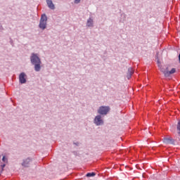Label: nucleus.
<instances>
[{"label":"nucleus","instance_id":"obj_1","mask_svg":"<svg viewBox=\"0 0 180 180\" xmlns=\"http://www.w3.org/2000/svg\"><path fill=\"white\" fill-rule=\"evenodd\" d=\"M30 60L32 65H34V70L37 72H39L41 70V60L37 54L32 53Z\"/></svg>","mask_w":180,"mask_h":180},{"label":"nucleus","instance_id":"obj_2","mask_svg":"<svg viewBox=\"0 0 180 180\" xmlns=\"http://www.w3.org/2000/svg\"><path fill=\"white\" fill-rule=\"evenodd\" d=\"M39 27L41 29V30H44V29L47 27V15H46V14H43L41 17Z\"/></svg>","mask_w":180,"mask_h":180},{"label":"nucleus","instance_id":"obj_3","mask_svg":"<svg viewBox=\"0 0 180 180\" xmlns=\"http://www.w3.org/2000/svg\"><path fill=\"white\" fill-rule=\"evenodd\" d=\"M162 72H163L165 77H169L172 74H175L176 72V69L175 68H172L171 70H168V68H166V70L164 69H160Z\"/></svg>","mask_w":180,"mask_h":180},{"label":"nucleus","instance_id":"obj_4","mask_svg":"<svg viewBox=\"0 0 180 180\" xmlns=\"http://www.w3.org/2000/svg\"><path fill=\"white\" fill-rule=\"evenodd\" d=\"M109 110H110L109 106H101L98 110V113L100 115H108Z\"/></svg>","mask_w":180,"mask_h":180},{"label":"nucleus","instance_id":"obj_5","mask_svg":"<svg viewBox=\"0 0 180 180\" xmlns=\"http://www.w3.org/2000/svg\"><path fill=\"white\" fill-rule=\"evenodd\" d=\"M94 123L97 126H101V124H103V120H102V117L101 115H97L94 119Z\"/></svg>","mask_w":180,"mask_h":180},{"label":"nucleus","instance_id":"obj_6","mask_svg":"<svg viewBox=\"0 0 180 180\" xmlns=\"http://www.w3.org/2000/svg\"><path fill=\"white\" fill-rule=\"evenodd\" d=\"M19 81L20 84H26V74L25 72L20 74Z\"/></svg>","mask_w":180,"mask_h":180},{"label":"nucleus","instance_id":"obj_7","mask_svg":"<svg viewBox=\"0 0 180 180\" xmlns=\"http://www.w3.org/2000/svg\"><path fill=\"white\" fill-rule=\"evenodd\" d=\"M134 72V70H133V68H129L128 69V72H127V78L128 79H130L131 78V75H133Z\"/></svg>","mask_w":180,"mask_h":180},{"label":"nucleus","instance_id":"obj_8","mask_svg":"<svg viewBox=\"0 0 180 180\" xmlns=\"http://www.w3.org/2000/svg\"><path fill=\"white\" fill-rule=\"evenodd\" d=\"M162 141L165 143V144H172L173 143V141L171 138H164Z\"/></svg>","mask_w":180,"mask_h":180},{"label":"nucleus","instance_id":"obj_9","mask_svg":"<svg viewBox=\"0 0 180 180\" xmlns=\"http://www.w3.org/2000/svg\"><path fill=\"white\" fill-rule=\"evenodd\" d=\"M46 3L50 9H54V4H53V1L51 0H46Z\"/></svg>","mask_w":180,"mask_h":180},{"label":"nucleus","instance_id":"obj_10","mask_svg":"<svg viewBox=\"0 0 180 180\" xmlns=\"http://www.w3.org/2000/svg\"><path fill=\"white\" fill-rule=\"evenodd\" d=\"M86 26H88V27H92L94 26V20H92V18H89L87 20Z\"/></svg>","mask_w":180,"mask_h":180},{"label":"nucleus","instance_id":"obj_11","mask_svg":"<svg viewBox=\"0 0 180 180\" xmlns=\"http://www.w3.org/2000/svg\"><path fill=\"white\" fill-rule=\"evenodd\" d=\"M30 162V158H27L22 162V167H29V164Z\"/></svg>","mask_w":180,"mask_h":180},{"label":"nucleus","instance_id":"obj_12","mask_svg":"<svg viewBox=\"0 0 180 180\" xmlns=\"http://www.w3.org/2000/svg\"><path fill=\"white\" fill-rule=\"evenodd\" d=\"M86 176H95V173L94 172H91V173H87L86 174Z\"/></svg>","mask_w":180,"mask_h":180},{"label":"nucleus","instance_id":"obj_13","mask_svg":"<svg viewBox=\"0 0 180 180\" xmlns=\"http://www.w3.org/2000/svg\"><path fill=\"white\" fill-rule=\"evenodd\" d=\"M4 167H6V165H5V164L1 165V172H4Z\"/></svg>","mask_w":180,"mask_h":180},{"label":"nucleus","instance_id":"obj_14","mask_svg":"<svg viewBox=\"0 0 180 180\" xmlns=\"http://www.w3.org/2000/svg\"><path fill=\"white\" fill-rule=\"evenodd\" d=\"M2 161H4V162H8V160L5 158V156L3 157Z\"/></svg>","mask_w":180,"mask_h":180},{"label":"nucleus","instance_id":"obj_15","mask_svg":"<svg viewBox=\"0 0 180 180\" xmlns=\"http://www.w3.org/2000/svg\"><path fill=\"white\" fill-rule=\"evenodd\" d=\"M81 2V0H75V4H79Z\"/></svg>","mask_w":180,"mask_h":180},{"label":"nucleus","instance_id":"obj_16","mask_svg":"<svg viewBox=\"0 0 180 180\" xmlns=\"http://www.w3.org/2000/svg\"><path fill=\"white\" fill-rule=\"evenodd\" d=\"M1 173H2V172H0V176H1Z\"/></svg>","mask_w":180,"mask_h":180}]
</instances>
